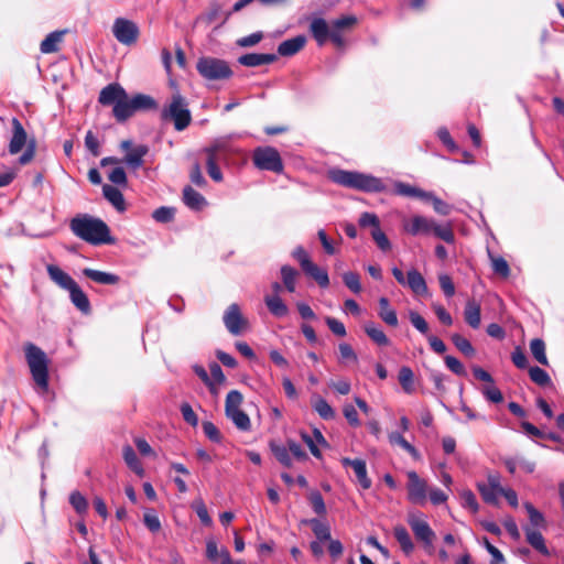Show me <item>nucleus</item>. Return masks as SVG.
<instances>
[{"instance_id":"1a4fd4ad","label":"nucleus","mask_w":564,"mask_h":564,"mask_svg":"<svg viewBox=\"0 0 564 564\" xmlns=\"http://www.w3.org/2000/svg\"><path fill=\"white\" fill-rule=\"evenodd\" d=\"M254 165L260 170H267L280 173L283 170V163L279 152L271 147L258 148L252 156Z\"/></svg>"},{"instance_id":"774afa93","label":"nucleus","mask_w":564,"mask_h":564,"mask_svg":"<svg viewBox=\"0 0 564 564\" xmlns=\"http://www.w3.org/2000/svg\"><path fill=\"white\" fill-rule=\"evenodd\" d=\"M175 210L171 207H160L154 210L153 218L159 223H169L173 220Z\"/></svg>"},{"instance_id":"20e7f679","label":"nucleus","mask_w":564,"mask_h":564,"mask_svg":"<svg viewBox=\"0 0 564 564\" xmlns=\"http://www.w3.org/2000/svg\"><path fill=\"white\" fill-rule=\"evenodd\" d=\"M11 126L12 135L9 141L8 151L11 155H15L25 149L18 162L20 165H26L34 159L36 142L33 138H28V133L19 119L13 118Z\"/></svg>"},{"instance_id":"a211bd4d","label":"nucleus","mask_w":564,"mask_h":564,"mask_svg":"<svg viewBox=\"0 0 564 564\" xmlns=\"http://www.w3.org/2000/svg\"><path fill=\"white\" fill-rule=\"evenodd\" d=\"M276 59H278V56L275 54L248 53V54L241 55L238 58V62L246 67H257V66L274 63Z\"/></svg>"},{"instance_id":"f257e3e1","label":"nucleus","mask_w":564,"mask_h":564,"mask_svg":"<svg viewBox=\"0 0 564 564\" xmlns=\"http://www.w3.org/2000/svg\"><path fill=\"white\" fill-rule=\"evenodd\" d=\"M402 229L411 236L433 235L447 243H454L455 241V235L449 223L438 224L435 219L422 215L404 218L402 220Z\"/></svg>"},{"instance_id":"f704fd0d","label":"nucleus","mask_w":564,"mask_h":564,"mask_svg":"<svg viewBox=\"0 0 564 564\" xmlns=\"http://www.w3.org/2000/svg\"><path fill=\"white\" fill-rule=\"evenodd\" d=\"M393 534L402 551L405 554H410L414 549V544L408 530L403 525H395L393 529Z\"/></svg>"},{"instance_id":"b1692460","label":"nucleus","mask_w":564,"mask_h":564,"mask_svg":"<svg viewBox=\"0 0 564 564\" xmlns=\"http://www.w3.org/2000/svg\"><path fill=\"white\" fill-rule=\"evenodd\" d=\"M503 463L510 474H514L517 469L527 474H532L535 470V463L522 456L506 458Z\"/></svg>"},{"instance_id":"423d86ee","label":"nucleus","mask_w":564,"mask_h":564,"mask_svg":"<svg viewBox=\"0 0 564 564\" xmlns=\"http://www.w3.org/2000/svg\"><path fill=\"white\" fill-rule=\"evenodd\" d=\"M163 119H171L177 131L186 129L192 120L187 102L180 94H174L167 107L162 110Z\"/></svg>"},{"instance_id":"a18cd8bd","label":"nucleus","mask_w":564,"mask_h":564,"mask_svg":"<svg viewBox=\"0 0 564 564\" xmlns=\"http://www.w3.org/2000/svg\"><path fill=\"white\" fill-rule=\"evenodd\" d=\"M229 417L237 429L241 431L250 430L251 423L249 416L241 410H237L226 414Z\"/></svg>"},{"instance_id":"de8ad7c7","label":"nucleus","mask_w":564,"mask_h":564,"mask_svg":"<svg viewBox=\"0 0 564 564\" xmlns=\"http://www.w3.org/2000/svg\"><path fill=\"white\" fill-rule=\"evenodd\" d=\"M338 351H339V362L347 365L349 362L356 364L358 361V356L352 349V347L347 343H340L338 345Z\"/></svg>"},{"instance_id":"72a5a7b5","label":"nucleus","mask_w":564,"mask_h":564,"mask_svg":"<svg viewBox=\"0 0 564 564\" xmlns=\"http://www.w3.org/2000/svg\"><path fill=\"white\" fill-rule=\"evenodd\" d=\"M303 271L305 274L313 278L321 288H327L329 285L327 271L317 267L314 262H311Z\"/></svg>"},{"instance_id":"dca6fc26","label":"nucleus","mask_w":564,"mask_h":564,"mask_svg":"<svg viewBox=\"0 0 564 564\" xmlns=\"http://www.w3.org/2000/svg\"><path fill=\"white\" fill-rule=\"evenodd\" d=\"M126 97V90L119 84H109L99 94L98 101L104 106H116L120 98Z\"/></svg>"},{"instance_id":"7c9ffc66","label":"nucleus","mask_w":564,"mask_h":564,"mask_svg":"<svg viewBox=\"0 0 564 564\" xmlns=\"http://www.w3.org/2000/svg\"><path fill=\"white\" fill-rule=\"evenodd\" d=\"M281 280L283 283L284 289L293 293L296 291V281L300 276V273L296 269L292 268L291 265H282L281 267Z\"/></svg>"},{"instance_id":"9b49d317","label":"nucleus","mask_w":564,"mask_h":564,"mask_svg":"<svg viewBox=\"0 0 564 564\" xmlns=\"http://www.w3.org/2000/svg\"><path fill=\"white\" fill-rule=\"evenodd\" d=\"M408 477V499L410 502L419 506L426 503L429 485L425 479L421 478L414 470L406 473Z\"/></svg>"},{"instance_id":"ea45409f","label":"nucleus","mask_w":564,"mask_h":564,"mask_svg":"<svg viewBox=\"0 0 564 564\" xmlns=\"http://www.w3.org/2000/svg\"><path fill=\"white\" fill-rule=\"evenodd\" d=\"M530 350L534 359L543 365L549 366V360L545 354V343L540 338H534L530 343Z\"/></svg>"},{"instance_id":"3c124183","label":"nucleus","mask_w":564,"mask_h":564,"mask_svg":"<svg viewBox=\"0 0 564 564\" xmlns=\"http://www.w3.org/2000/svg\"><path fill=\"white\" fill-rule=\"evenodd\" d=\"M451 338H452V341L455 345V347L460 352H463L464 355H466L468 357L474 356L475 349L467 338L463 337L459 334H453Z\"/></svg>"},{"instance_id":"ddd939ff","label":"nucleus","mask_w":564,"mask_h":564,"mask_svg":"<svg viewBox=\"0 0 564 564\" xmlns=\"http://www.w3.org/2000/svg\"><path fill=\"white\" fill-rule=\"evenodd\" d=\"M120 149L126 152L122 161L133 170H137L143 165V158L149 152L148 145L139 144L133 147L132 141L130 140L121 141Z\"/></svg>"},{"instance_id":"cd10ccee","label":"nucleus","mask_w":564,"mask_h":564,"mask_svg":"<svg viewBox=\"0 0 564 564\" xmlns=\"http://www.w3.org/2000/svg\"><path fill=\"white\" fill-rule=\"evenodd\" d=\"M183 202L192 209L200 210L206 205V199L197 191L191 186H186L183 191Z\"/></svg>"},{"instance_id":"393cba45","label":"nucleus","mask_w":564,"mask_h":564,"mask_svg":"<svg viewBox=\"0 0 564 564\" xmlns=\"http://www.w3.org/2000/svg\"><path fill=\"white\" fill-rule=\"evenodd\" d=\"M525 533L527 542L539 553L543 555H549V549L545 544V540L542 535V533L539 530H534L531 527H524L523 528Z\"/></svg>"},{"instance_id":"58836bf2","label":"nucleus","mask_w":564,"mask_h":564,"mask_svg":"<svg viewBox=\"0 0 564 564\" xmlns=\"http://www.w3.org/2000/svg\"><path fill=\"white\" fill-rule=\"evenodd\" d=\"M307 523L311 525L317 541L324 542L330 540V528L328 524L318 519H311Z\"/></svg>"},{"instance_id":"8fccbe9b","label":"nucleus","mask_w":564,"mask_h":564,"mask_svg":"<svg viewBox=\"0 0 564 564\" xmlns=\"http://www.w3.org/2000/svg\"><path fill=\"white\" fill-rule=\"evenodd\" d=\"M270 447H271V451H272L273 455L275 456V458L283 466H285V467H291L292 466L291 454H290L289 449L286 448V446L278 445V444L272 443L270 445Z\"/></svg>"},{"instance_id":"0e129e2a","label":"nucleus","mask_w":564,"mask_h":564,"mask_svg":"<svg viewBox=\"0 0 564 564\" xmlns=\"http://www.w3.org/2000/svg\"><path fill=\"white\" fill-rule=\"evenodd\" d=\"M481 392L490 402L500 403L503 400L501 391L494 384V382L482 387Z\"/></svg>"},{"instance_id":"c756f323","label":"nucleus","mask_w":564,"mask_h":564,"mask_svg":"<svg viewBox=\"0 0 564 564\" xmlns=\"http://www.w3.org/2000/svg\"><path fill=\"white\" fill-rule=\"evenodd\" d=\"M102 193L104 196L107 198L109 203L118 210L123 212L126 210V203L122 193L111 185H104L102 186Z\"/></svg>"},{"instance_id":"2eb2a0df","label":"nucleus","mask_w":564,"mask_h":564,"mask_svg":"<svg viewBox=\"0 0 564 564\" xmlns=\"http://www.w3.org/2000/svg\"><path fill=\"white\" fill-rule=\"evenodd\" d=\"M46 271L50 279L61 289L69 291L77 284L76 281L68 273H66L55 264H47Z\"/></svg>"},{"instance_id":"864d4df0","label":"nucleus","mask_w":564,"mask_h":564,"mask_svg":"<svg viewBox=\"0 0 564 564\" xmlns=\"http://www.w3.org/2000/svg\"><path fill=\"white\" fill-rule=\"evenodd\" d=\"M529 376H530V379L541 386V387H545V386H549L551 384V378L550 376L547 375V372L545 370H543L542 368L540 367H531L529 369Z\"/></svg>"},{"instance_id":"2f4dec72","label":"nucleus","mask_w":564,"mask_h":564,"mask_svg":"<svg viewBox=\"0 0 564 564\" xmlns=\"http://www.w3.org/2000/svg\"><path fill=\"white\" fill-rule=\"evenodd\" d=\"M112 111L118 121L130 118L134 113L131 98L126 94V97L119 99Z\"/></svg>"},{"instance_id":"09e8293b","label":"nucleus","mask_w":564,"mask_h":564,"mask_svg":"<svg viewBox=\"0 0 564 564\" xmlns=\"http://www.w3.org/2000/svg\"><path fill=\"white\" fill-rule=\"evenodd\" d=\"M389 442L392 444V445H399L400 447H402L405 452H408L409 454H411L413 457H417L419 454H417V451L415 449V447L413 445H411L400 433L398 432H392L389 434Z\"/></svg>"},{"instance_id":"680f3d73","label":"nucleus","mask_w":564,"mask_h":564,"mask_svg":"<svg viewBox=\"0 0 564 564\" xmlns=\"http://www.w3.org/2000/svg\"><path fill=\"white\" fill-rule=\"evenodd\" d=\"M460 500H462V506L464 508L469 509L473 513L478 512L479 505H478L476 496L474 495L473 491H470V490H463L460 492Z\"/></svg>"},{"instance_id":"7ed1b4c3","label":"nucleus","mask_w":564,"mask_h":564,"mask_svg":"<svg viewBox=\"0 0 564 564\" xmlns=\"http://www.w3.org/2000/svg\"><path fill=\"white\" fill-rule=\"evenodd\" d=\"M329 177L336 184L364 192L377 193L384 189L380 178L355 171L332 170Z\"/></svg>"},{"instance_id":"4c0bfd02","label":"nucleus","mask_w":564,"mask_h":564,"mask_svg":"<svg viewBox=\"0 0 564 564\" xmlns=\"http://www.w3.org/2000/svg\"><path fill=\"white\" fill-rule=\"evenodd\" d=\"M63 34L64 32L50 33L41 43V52L44 54L57 52Z\"/></svg>"},{"instance_id":"6ab92c4d","label":"nucleus","mask_w":564,"mask_h":564,"mask_svg":"<svg viewBox=\"0 0 564 564\" xmlns=\"http://www.w3.org/2000/svg\"><path fill=\"white\" fill-rule=\"evenodd\" d=\"M404 286L416 295H426L429 291L424 276L416 269L408 271Z\"/></svg>"},{"instance_id":"39448f33","label":"nucleus","mask_w":564,"mask_h":564,"mask_svg":"<svg viewBox=\"0 0 564 564\" xmlns=\"http://www.w3.org/2000/svg\"><path fill=\"white\" fill-rule=\"evenodd\" d=\"M25 357L35 383L43 390L48 387V360L45 352L34 344L25 345Z\"/></svg>"},{"instance_id":"c9c22d12","label":"nucleus","mask_w":564,"mask_h":564,"mask_svg":"<svg viewBox=\"0 0 564 564\" xmlns=\"http://www.w3.org/2000/svg\"><path fill=\"white\" fill-rule=\"evenodd\" d=\"M523 507L527 510L530 520V524L528 527H531L534 530L546 528V521L542 512L535 509L530 502H524Z\"/></svg>"},{"instance_id":"a19ab883","label":"nucleus","mask_w":564,"mask_h":564,"mask_svg":"<svg viewBox=\"0 0 564 564\" xmlns=\"http://www.w3.org/2000/svg\"><path fill=\"white\" fill-rule=\"evenodd\" d=\"M313 408L324 420H332L335 416L333 408L321 397L313 400Z\"/></svg>"},{"instance_id":"bf43d9fd","label":"nucleus","mask_w":564,"mask_h":564,"mask_svg":"<svg viewBox=\"0 0 564 564\" xmlns=\"http://www.w3.org/2000/svg\"><path fill=\"white\" fill-rule=\"evenodd\" d=\"M144 525L152 532L156 533L161 530V521L154 510H147L143 514Z\"/></svg>"},{"instance_id":"f3484780","label":"nucleus","mask_w":564,"mask_h":564,"mask_svg":"<svg viewBox=\"0 0 564 564\" xmlns=\"http://www.w3.org/2000/svg\"><path fill=\"white\" fill-rule=\"evenodd\" d=\"M341 464L345 467H351L355 471L356 478L364 489H368L371 486V480L367 476L366 463L362 459H350L343 458Z\"/></svg>"},{"instance_id":"13d9d810","label":"nucleus","mask_w":564,"mask_h":564,"mask_svg":"<svg viewBox=\"0 0 564 564\" xmlns=\"http://www.w3.org/2000/svg\"><path fill=\"white\" fill-rule=\"evenodd\" d=\"M69 503L79 514L85 513L88 509L87 499L79 491H73L70 494Z\"/></svg>"},{"instance_id":"f8f14e48","label":"nucleus","mask_w":564,"mask_h":564,"mask_svg":"<svg viewBox=\"0 0 564 564\" xmlns=\"http://www.w3.org/2000/svg\"><path fill=\"white\" fill-rule=\"evenodd\" d=\"M408 523L419 541H422L426 545H432L435 533L425 521L422 513H410L408 516Z\"/></svg>"},{"instance_id":"052dcab7","label":"nucleus","mask_w":564,"mask_h":564,"mask_svg":"<svg viewBox=\"0 0 564 564\" xmlns=\"http://www.w3.org/2000/svg\"><path fill=\"white\" fill-rule=\"evenodd\" d=\"M192 508L197 513L199 520L203 524L210 527L213 524V520L208 513V510L202 499H197L193 502Z\"/></svg>"},{"instance_id":"473e14b6","label":"nucleus","mask_w":564,"mask_h":564,"mask_svg":"<svg viewBox=\"0 0 564 564\" xmlns=\"http://www.w3.org/2000/svg\"><path fill=\"white\" fill-rule=\"evenodd\" d=\"M364 330L368 337L379 346H389L390 340L383 330L378 327L375 323L369 322L364 325Z\"/></svg>"},{"instance_id":"a878e982","label":"nucleus","mask_w":564,"mask_h":564,"mask_svg":"<svg viewBox=\"0 0 564 564\" xmlns=\"http://www.w3.org/2000/svg\"><path fill=\"white\" fill-rule=\"evenodd\" d=\"M264 303L269 312L275 317H284L289 314V307L278 294H267Z\"/></svg>"},{"instance_id":"bb28decb","label":"nucleus","mask_w":564,"mask_h":564,"mask_svg":"<svg viewBox=\"0 0 564 564\" xmlns=\"http://www.w3.org/2000/svg\"><path fill=\"white\" fill-rule=\"evenodd\" d=\"M379 317L389 326L398 325L397 312L390 306L389 300L384 296L379 299Z\"/></svg>"},{"instance_id":"338daca9","label":"nucleus","mask_w":564,"mask_h":564,"mask_svg":"<svg viewBox=\"0 0 564 564\" xmlns=\"http://www.w3.org/2000/svg\"><path fill=\"white\" fill-rule=\"evenodd\" d=\"M262 39L263 33L261 31H258L247 36L238 39L236 44L240 47H251L257 45Z\"/></svg>"},{"instance_id":"603ef678","label":"nucleus","mask_w":564,"mask_h":564,"mask_svg":"<svg viewBox=\"0 0 564 564\" xmlns=\"http://www.w3.org/2000/svg\"><path fill=\"white\" fill-rule=\"evenodd\" d=\"M477 489L479 494L481 495V498L485 502L490 505H497L498 503V497L500 496V491L497 489L487 487L485 482H477Z\"/></svg>"},{"instance_id":"49530a36","label":"nucleus","mask_w":564,"mask_h":564,"mask_svg":"<svg viewBox=\"0 0 564 564\" xmlns=\"http://www.w3.org/2000/svg\"><path fill=\"white\" fill-rule=\"evenodd\" d=\"M242 394L238 390H231L228 392L225 402V412L226 414L240 410V405L242 403Z\"/></svg>"},{"instance_id":"4be33fe9","label":"nucleus","mask_w":564,"mask_h":564,"mask_svg":"<svg viewBox=\"0 0 564 564\" xmlns=\"http://www.w3.org/2000/svg\"><path fill=\"white\" fill-rule=\"evenodd\" d=\"M306 43L304 35H297L292 39L285 40L278 46V53L281 56H292L300 52Z\"/></svg>"},{"instance_id":"e2e57ef3","label":"nucleus","mask_w":564,"mask_h":564,"mask_svg":"<svg viewBox=\"0 0 564 564\" xmlns=\"http://www.w3.org/2000/svg\"><path fill=\"white\" fill-rule=\"evenodd\" d=\"M371 237L380 250L389 251L391 249L390 240L380 228H373L371 231Z\"/></svg>"},{"instance_id":"f03ea898","label":"nucleus","mask_w":564,"mask_h":564,"mask_svg":"<svg viewBox=\"0 0 564 564\" xmlns=\"http://www.w3.org/2000/svg\"><path fill=\"white\" fill-rule=\"evenodd\" d=\"M70 229L75 236L90 245L98 246L113 242L106 223L88 215L73 218Z\"/></svg>"},{"instance_id":"69168bd1","label":"nucleus","mask_w":564,"mask_h":564,"mask_svg":"<svg viewBox=\"0 0 564 564\" xmlns=\"http://www.w3.org/2000/svg\"><path fill=\"white\" fill-rule=\"evenodd\" d=\"M310 502L315 513L323 516L326 513V506L324 499L318 491H313L310 494Z\"/></svg>"},{"instance_id":"4468645a","label":"nucleus","mask_w":564,"mask_h":564,"mask_svg":"<svg viewBox=\"0 0 564 564\" xmlns=\"http://www.w3.org/2000/svg\"><path fill=\"white\" fill-rule=\"evenodd\" d=\"M223 319L226 328L232 335H240L248 327L247 319L242 316L240 307L235 303L228 306Z\"/></svg>"},{"instance_id":"5701e85b","label":"nucleus","mask_w":564,"mask_h":564,"mask_svg":"<svg viewBox=\"0 0 564 564\" xmlns=\"http://www.w3.org/2000/svg\"><path fill=\"white\" fill-rule=\"evenodd\" d=\"M330 25L322 19L315 18L310 24V31L318 45H324L329 35Z\"/></svg>"},{"instance_id":"412c9836","label":"nucleus","mask_w":564,"mask_h":564,"mask_svg":"<svg viewBox=\"0 0 564 564\" xmlns=\"http://www.w3.org/2000/svg\"><path fill=\"white\" fill-rule=\"evenodd\" d=\"M465 322L474 329L479 328L481 323V308L480 304L471 299L466 302L464 308Z\"/></svg>"},{"instance_id":"79ce46f5","label":"nucleus","mask_w":564,"mask_h":564,"mask_svg":"<svg viewBox=\"0 0 564 564\" xmlns=\"http://www.w3.org/2000/svg\"><path fill=\"white\" fill-rule=\"evenodd\" d=\"M123 458L129 468H131L134 473L139 475L143 473L139 458L130 445L123 447Z\"/></svg>"},{"instance_id":"c85d7f7f","label":"nucleus","mask_w":564,"mask_h":564,"mask_svg":"<svg viewBox=\"0 0 564 564\" xmlns=\"http://www.w3.org/2000/svg\"><path fill=\"white\" fill-rule=\"evenodd\" d=\"M69 297L72 303L83 313L87 314L90 312V302L85 292L76 284L69 291Z\"/></svg>"},{"instance_id":"0eeeda50","label":"nucleus","mask_w":564,"mask_h":564,"mask_svg":"<svg viewBox=\"0 0 564 564\" xmlns=\"http://www.w3.org/2000/svg\"><path fill=\"white\" fill-rule=\"evenodd\" d=\"M197 72L206 80H225L232 76L229 64L216 57H202L196 65Z\"/></svg>"},{"instance_id":"6e6d98bb","label":"nucleus","mask_w":564,"mask_h":564,"mask_svg":"<svg viewBox=\"0 0 564 564\" xmlns=\"http://www.w3.org/2000/svg\"><path fill=\"white\" fill-rule=\"evenodd\" d=\"M343 281L351 292L356 294L361 292L360 276L358 273L352 271L345 272L343 274Z\"/></svg>"},{"instance_id":"5fc2aeb1","label":"nucleus","mask_w":564,"mask_h":564,"mask_svg":"<svg viewBox=\"0 0 564 564\" xmlns=\"http://www.w3.org/2000/svg\"><path fill=\"white\" fill-rule=\"evenodd\" d=\"M489 258L494 272L501 275L502 278H508L510 274L508 262L502 257H495L491 253H489Z\"/></svg>"},{"instance_id":"c03bdc74","label":"nucleus","mask_w":564,"mask_h":564,"mask_svg":"<svg viewBox=\"0 0 564 564\" xmlns=\"http://www.w3.org/2000/svg\"><path fill=\"white\" fill-rule=\"evenodd\" d=\"M301 437L306 443V445L308 446L311 453L315 457H319L321 456V452H319L315 441L317 443H322V442L325 441L323 435H322V433L318 430H314V438H313L310 434L302 432L301 433Z\"/></svg>"},{"instance_id":"6e6552de","label":"nucleus","mask_w":564,"mask_h":564,"mask_svg":"<svg viewBox=\"0 0 564 564\" xmlns=\"http://www.w3.org/2000/svg\"><path fill=\"white\" fill-rule=\"evenodd\" d=\"M228 151L229 142L226 138L217 139L210 147L204 149L207 173L215 182L223 181V173L218 166V161H220L223 155Z\"/></svg>"},{"instance_id":"e433bc0d","label":"nucleus","mask_w":564,"mask_h":564,"mask_svg":"<svg viewBox=\"0 0 564 564\" xmlns=\"http://www.w3.org/2000/svg\"><path fill=\"white\" fill-rule=\"evenodd\" d=\"M398 379L405 393L411 394L414 392V373L410 367H401Z\"/></svg>"},{"instance_id":"37998d69","label":"nucleus","mask_w":564,"mask_h":564,"mask_svg":"<svg viewBox=\"0 0 564 564\" xmlns=\"http://www.w3.org/2000/svg\"><path fill=\"white\" fill-rule=\"evenodd\" d=\"M131 100L134 112L138 110H147L156 107L155 100L148 95L138 94L133 96Z\"/></svg>"},{"instance_id":"aec40b11","label":"nucleus","mask_w":564,"mask_h":564,"mask_svg":"<svg viewBox=\"0 0 564 564\" xmlns=\"http://www.w3.org/2000/svg\"><path fill=\"white\" fill-rule=\"evenodd\" d=\"M83 274L91 281L102 285H116L120 282V276L110 272H104L90 268H85Z\"/></svg>"},{"instance_id":"4d7b16f0","label":"nucleus","mask_w":564,"mask_h":564,"mask_svg":"<svg viewBox=\"0 0 564 564\" xmlns=\"http://www.w3.org/2000/svg\"><path fill=\"white\" fill-rule=\"evenodd\" d=\"M409 318H410V322L411 324L413 325V327L419 330L422 335H424L426 338H427V335H431L429 333L430 328H429V324L424 319L423 316H421L419 313L414 312V311H411L409 313Z\"/></svg>"},{"instance_id":"9d476101","label":"nucleus","mask_w":564,"mask_h":564,"mask_svg":"<svg viewBox=\"0 0 564 564\" xmlns=\"http://www.w3.org/2000/svg\"><path fill=\"white\" fill-rule=\"evenodd\" d=\"M112 34L119 43L130 46L138 41L140 30L133 21L117 18L112 25Z\"/></svg>"}]
</instances>
